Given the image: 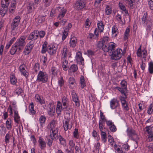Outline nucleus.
Masks as SVG:
<instances>
[{
    "label": "nucleus",
    "instance_id": "64",
    "mask_svg": "<svg viewBox=\"0 0 153 153\" xmlns=\"http://www.w3.org/2000/svg\"><path fill=\"white\" fill-rule=\"evenodd\" d=\"M114 147L117 153H125L122 150L121 148H117V145L115 144L114 145Z\"/></svg>",
    "mask_w": 153,
    "mask_h": 153
},
{
    "label": "nucleus",
    "instance_id": "19",
    "mask_svg": "<svg viewBox=\"0 0 153 153\" xmlns=\"http://www.w3.org/2000/svg\"><path fill=\"white\" fill-rule=\"evenodd\" d=\"M48 114L50 116H53L55 112V107L52 103H49L48 105Z\"/></svg>",
    "mask_w": 153,
    "mask_h": 153
},
{
    "label": "nucleus",
    "instance_id": "43",
    "mask_svg": "<svg viewBox=\"0 0 153 153\" xmlns=\"http://www.w3.org/2000/svg\"><path fill=\"white\" fill-rule=\"evenodd\" d=\"M78 70V67L76 65L73 64L71 65L69 69L70 72H75Z\"/></svg>",
    "mask_w": 153,
    "mask_h": 153
},
{
    "label": "nucleus",
    "instance_id": "60",
    "mask_svg": "<svg viewBox=\"0 0 153 153\" xmlns=\"http://www.w3.org/2000/svg\"><path fill=\"white\" fill-rule=\"evenodd\" d=\"M146 131L147 132L148 134L152 133V127L150 126H146L145 127Z\"/></svg>",
    "mask_w": 153,
    "mask_h": 153
},
{
    "label": "nucleus",
    "instance_id": "10",
    "mask_svg": "<svg viewBox=\"0 0 153 153\" xmlns=\"http://www.w3.org/2000/svg\"><path fill=\"white\" fill-rule=\"evenodd\" d=\"M86 5L85 1L84 0H77L75 2L74 7L77 10H80L85 7Z\"/></svg>",
    "mask_w": 153,
    "mask_h": 153
},
{
    "label": "nucleus",
    "instance_id": "57",
    "mask_svg": "<svg viewBox=\"0 0 153 153\" xmlns=\"http://www.w3.org/2000/svg\"><path fill=\"white\" fill-rule=\"evenodd\" d=\"M68 144L69 146V148L74 149V147L75 146V143L73 140H70L69 141Z\"/></svg>",
    "mask_w": 153,
    "mask_h": 153
},
{
    "label": "nucleus",
    "instance_id": "53",
    "mask_svg": "<svg viewBox=\"0 0 153 153\" xmlns=\"http://www.w3.org/2000/svg\"><path fill=\"white\" fill-rule=\"evenodd\" d=\"M20 20V18L19 16H16L13 20L12 23L19 24Z\"/></svg>",
    "mask_w": 153,
    "mask_h": 153
},
{
    "label": "nucleus",
    "instance_id": "14",
    "mask_svg": "<svg viewBox=\"0 0 153 153\" xmlns=\"http://www.w3.org/2000/svg\"><path fill=\"white\" fill-rule=\"evenodd\" d=\"M75 61L77 63L84 65V59L82 56V53L80 51L78 52L76 54Z\"/></svg>",
    "mask_w": 153,
    "mask_h": 153
},
{
    "label": "nucleus",
    "instance_id": "56",
    "mask_svg": "<svg viewBox=\"0 0 153 153\" xmlns=\"http://www.w3.org/2000/svg\"><path fill=\"white\" fill-rule=\"evenodd\" d=\"M107 43H104L103 44L102 46L98 47L99 48H102L103 50L104 51V52H107L109 51V48H108V47L106 45Z\"/></svg>",
    "mask_w": 153,
    "mask_h": 153
},
{
    "label": "nucleus",
    "instance_id": "36",
    "mask_svg": "<svg viewBox=\"0 0 153 153\" xmlns=\"http://www.w3.org/2000/svg\"><path fill=\"white\" fill-rule=\"evenodd\" d=\"M127 135L131 137L136 134L134 130L129 128L127 130Z\"/></svg>",
    "mask_w": 153,
    "mask_h": 153
},
{
    "label": "nucleus",
    "instance_id": "51",
    "mask_svg": "<svg viewBox=\"0 0 153 153\" xmlns=\"http://www.w3.org/2000/svg\"><path fill=\"white\" fill-rule=\"evenodd\" d=\"M105 12L106 15H109L111 14L112 10L111 7L109 6H107L105 10Z\"/></svg>",
    "mask_w": 153,
    "mask_h": 153
},
{
    "label": "nucleus",
    "instance_id": "15",
    "mask_svg": "<svg viewBox=\"0 0 153 153\" xmlns=\"http://www.w3.org/2000/svg\"><path fill=\"white\" fill-rule=\"evenodd\" d=\"M63 127L65 131L68 130H70L72 128L73 124L71 122H70L69 119H66L63 123Z\"/></svg>",
    "mask_w": 153,
    "mask_h": 153
},
{
    "label": "nucleus",
    "instance_id": "61",
    "mask_svg": "<svg viewBox=\"0 0 153 153\" xmlns=\"http://www.w3.org/2000/svg\"><path fill=\"white\" fill-rule=\"evenodd\" d=\"M128 4L131 9H133L134 7V3L135 2V0H128Z\"/></svg>",
    "mask_w": 153,
    "mask_h": 153
},
{
    "label": "nucleus",
    "instance_id": "9",
    "mask_svg": "<svg viewBox=\"0 0 153 153\" xmlns=\"http://www.w3.org/2000/svg\"><path fill=\"white\" fill-rule=\"evenodd\" d=\"M120 87H116L115 88L118 90L122 95H126V92L127 90V82L125 80H122L120 83Z\"/></svg>",
    "mask_w": 153,
    "mask_h": 153
},
{
    "label": "nucleus",
    "instance_id": "42",
    "mask_svg": "<svg viewBox=\"0 0 153 153\" xmlns=\"http://www.w3.org/2000/svg\"><path fill=\"white\" fill-rule=\"evenodd\" d=\"M100 118L99 119V122L106 123V121H108L106 120L105 116L103 114V112L101 110L100 111Z\"/></svg>",
    "mask_w": 153,
    "mask_h": 153
},
{
    "label": "nucleus",
    "instance_id": "46",
    "mask_svg": "<svg viewBox=\"0 0 153 153\" xmlns=\"http://www.w3.org/2000/svg\"><path fill=\"white\" fill-rule=\"evenodd\" d=\"M46 119V117L44 116H41L39 119V123L41 126H43V125L45 123Z\"/></svg>",
    "mask_w": 153,
    "mask_h": 153
},
{
    "label": "nucleus",
    "instance_id": "30",
    "mask_svg": "<svg viewBox=\"0 0 153 153\" xmlns=\"http://www.w3.org/2000/svg\"><path fill=\"white\" fill-rule=\"evenodd\" d=\"M29 111L32 115L36 113V111L34 109V104L32 102L30 103L29 104Z\"/></svg>",
    "mask_w": 153,
    "mask_h": 153
},
{
    "label": "nucleus",
    "instance_id": "11",
    "mask_svg": "<svg viewBox=\"0 0 153 153\" xmlns=\"http://www.w3.org/2000/svg\"><path fill=\"white\" fill-rule=\"evenodd\" d=\"M34 42L33 40L30 41L25 47L23 51L25 55H28L31 51L34 46Z\"/></svg>",
    "mask_w": 153,
    "mask_h": 153
},
{
    "label": "nucleus",
    "instance_id": "5",
    "mask_svg": "<svg viewBox=\"0 0 153 153\" xmlns=\"http://www.w3.org/2000/svg\"><path fill=\"white\" fill-rule=\"evenodd\" d=\"M56 121L54 120H52L50 123L49 127L51 128L50 133L53 134V138L56 139L58 137V128H56Z\"/></svg>",
    "mask_w": 153,
    "mask_h": 153
},
{
    "label": "nucleus",
    "instance_id": "28",
    "mask_svg": "<svg viewBox=\"0 0 153 153\" xmlns=\"http://www.w3.org/2000/svg\"><path fill=\"white\" fill-rule=\"evenodd\" d=\"M53 134H51L50 133V135L49 137H48L47 138V144L48 146L51 147L52 145V143L53 141L54 140L53 138Z\"/></svg>",
    "mask_w": 153,
    "mask_h": 153
},
{
    "label": "nucleus",
    "instance_id": "49",
    "mask_svg": "<svg viewBox=\"0 0 153 153\" xmlns=\"http://www.w3.org/2000/svg\"><path fill=\"white\" fill-rule=\"evenodd\" d=\"M62 110H63L65 112L66 114H68L69 115H70V112L69 110L71 109V106H65L62 107Z\"/></svg>",
    "mask_w": 153,
    "mask_h": 153
},
{
    "label": "nucleus",
    "instance_id": "59",
    "mask_svg": "<svg viewBox=\"0 0 153 153\" xmlns=\"http://www.w3.org/2000/svg\"><path fill=\"white\" fill-rule=\"evenodd\" d=\"M39 68L40 67L39 64L37 62L34 65L33 68V69L34 71L36 72L39 70Z\"/></svg>",
    "mask_w": 153,
    "mask_h": 153
},
{
    "label": "nucleus",
    "instance_id": "38",
    "mask_svg": "<svg viewBox=\"0 0 153 153\" xmlns=\"http://www.w3.org/2000/svg\"><path fill=\"white\" fill-rule=\"evenodd\" d=\"M12 120L10 118H8L6 122V125L8 130H10L12 128Z\"/></svg>",
    "mask_w": 153,
    "mask_h": 153
},
{
    "label": "nucleus",
    "instance_id": "52",
    "mask_svg": "<svg viewBox=\"0 0 153 153\" xmlns=\"http://www.w3.org/2000/svg\"><path fill=\"white\" fill-rule=\"evenodd\" d=\"M149 71L151 74L153 73V62H150L149 64Z\"/></svg>",
    "mask_w": 153,
    "mask_h": 153
},
{
    "label": "nucleus",
    "instance_id": "23",
    "mask_svg": "<svg viewBox=\"0 0 153 153\" xmlns=\"http://www.w3.org/2000/svg\"><path fill=\"white\" fill-rule=\"evenodd\" d=\"M25 65H21L19 67V69L22 74L26 78H28V73L25 69Z\"/></svg>",
    "mask_w": 153,
    "mask_h": 153
},
{
    "label": "nucleus",
    "instance_id": "27",
    "mask_svg": "<svg viewBox=\"0 0 153 153\" xmlns=\"http://www.w3.org/2000/svg\"><path fill=\"white\" fill-rule=\"evenodd\" d=\"M10 83L13 85L17 86L16 83L17 81V78L14 74L10 75Z\"/></svg>",
    "mask_w": 153,
    "mask_h": 153
},
{
    "label": "nucleus",
    "instance_id": "62",
    "mask_svg": "<svg viewBox=\"0 0 153 153\" xmlns=\"http://www.w3.org/2000/svg\"><path fill=\"white\" fill-rule=\"evenodd\" d=\"M118 5L120 9L123 11L126 9L125 6L122 2H119Z\"/></svg>",
    "mask_w": 153,
    "mask_h": 153
},
{
    "label": "nucleus",
    "instance_id": "44",
    "mask_svg": "<svg viewBox=\"0 0 153 153\" xmlns=\"http://www.w3.org/2000/svg\"><path fill=\"white\" fill-rule=\"evenodd\" d=\"M80 84L81 88L82 89L83 88L86 86L84 77L82 76H80Z\"/></svg>",
    "mask_w": 153,
    "mask_h": 153
},
{
    "label": "nucleus",
    "instance_id": "12",
    "mask_svg": "<svg viewBox=\"0 0 153 153\" xmlns=\"http://www.w3.org/2000/svg\"><path fill=\"white\" fill-rule=\"evenodd\" d=\"M26 38V36L25 35L21 36L17 40L16 42L15 43V45L22 49L26 45L25 40Z\"/></svg>",
    "mask_w": 153,
    "mask_h": 153
},
{
    "label": "nucleus",
    "instance_id": "7",
    "mask_svg": "<svg viewBox=\"0 0 153 153\" xmlns=\"http://www.w3.org/2000/svg\"><path fill=\"white\" fill-rule=\"evenodd\" d=\"M67 47V46H64L62 49L61 52V60L66 59L67 57L68 58L71 57V51L68 50Z\"/></svg>",
    "mask_w": 153,
    "mask_h": 153
},
{
    "label": "nucleus",
    "instance_id": "33",
    "mask_svg": "<svg viewBox=\"0 0 153 153\" xmlns=\"http://www.w3.org/2000/svg\"><path fill=\"white\" fill-rule=\"evenodd\" d=\"M58 139L59 142V144L60 145L64 146L66 145V140L65 138L63 137L61 135H59L58 136Z\"/></svg>",
    "mask_w": 153,
    "mask_h": 153
},
{
    "label": "nucleus",
    "instance_id": "18",
    "mask_svg": "<svg viewBox=\"0 0 153 153\" xmlns=\"http://www.w3.org/2000/svg\"><path fill=\"white\" fill-rule=\"evenodd\" d=\"M57 50V47L52 45H48L47 47V51L49 54L51 55L55 54Z\"/></svg>",
    "mask_w": 153,
    "mask_h": 153
},
{
    "label": "nucleus",
    "instance_id": "26",
    "mask_svg": "<svg viewBox=\"0 0 153 153\" xmlns=\"http://www.w3.org/2000/svg\"><path fill=\"white\" fill-rule=\"evenodd\" d=\"M77 43V39L76 37L71 38L69 42V46L71 48H74Z\"/></svg>",
    "mask_w": 153,
    "mask_h": 153
},
{
    "label": "nucleus",
    "instance_id": "22",
    "mask_svg": "<svg viewBox=\"0 0 153 153\" xmlns=\"http://www.w3.org/2000/svg\"><path fill=\"white\" fill-rule=\"evenodd\" d=\"M109 40V38L107 36H104L101 39L100 41H99L97 45L98 47H100L102 46L104 43H107Z\"/></svg>",
    "mask_w": 153,
    "mask_h": 153
},
{
    "label": "nucleus",
    "instance_id": "13",
    "mask_svg": "<svg viewBox=\"0 0 153 153\" xmlns=\"http://www.w3.org/2000/svg\"><path fill=\"white\" fill-rule=\"evenodd\" d=\"M123 96V97L120 96V98L122 107L123 110L128 111L129 109V108L128 106L127 102L125 100L127 97L126 95Z\"/></svg>",
    "mask_w": 153,
    "mask_h": 153
},
{
    "label": "nucleus",
    "instance_id": "55",
    "mask_svg": "<svg viewBox=\"0 0 153 153\" xmlns=\"http://www.w3.org/2000/svg\"><path fill=\"white\" fill-rule=\"evenodd\" d=\"M130 30V29L129 28H126L124 34V39H127L129 35Z\"/></svg>",
    "mask_w": 153,
    "mask_h": 153
},
{
    "label": "nucleus",
    "instance_id": "37",
    "mask_svg": "<svg viewBox=\"0 0 153 153\" xmlns=\"http://www.w3.org/2000/svg\"><path fill=\"white\" fill-rule=\"evenodd\" d=\"M62 62V67L63 70L67 71L68 68V61L66 59L61 60Z\"/></svg>",
    "mask_w": 153,
    "mask_h": 153
},
{
    "label": "nucleus",
    "instance_id": "47",
    "mask_svg": "<svg viewBox=\"0 0 153 153\" xmlns=\"http://www.w3.org/2000/svg\"><path fill=\"white\" fill-rule=\"evenodd\" d=\"M45 16H38L37 19L38 23L39 24L45 21Z\"/></svg>",
    "mask_w": 153,
    "mask_h": 153
},
{
    "label": "nucleus",
    "instance_id": "4",
    "mask_svg": "<svg viewBox=\"0 0 153 153\" xmlns=\"http://www.w3.org/2000/svg\"><path fill=\"white\" fill-rule=\"evenodd\" d=\"M11 0H2L1 1L0 13L1 15L3 17L7 12L8 6Z\"/></svg>",
    "mask_w": 153,
    "mask_h": 153
},
{
    "label": "nucleus",
    "instance_id": "48",
    "mask_svg": "<svg viewBox=\"0 0 153 153\" xmlns=\"http://www.w3.org/2000/svg\"><path fill=\"white\" fill-rule=\"evenodd\" d=\"M102 140L103 143H105L107 140L106 133L105 132H102L101 133Z\"/></svg>",
    "mask_w": 153,
    "mask_h": 153
},
{
    "label": "nucleus",
    "instance_id": "17",
    "mask_svg": "<svg viewBox=\"0 0 153 153\" xmlns=\"http://www.w3.org/2000/svg\"><path fill=\"white\" fill-rule=\"evenodd\" d=\"M38 30H35L30 33L28 36L27 39L29 40H35L38 38Z\"/></svg>",
    "mask_w": 153,
    "mask_h": 153
},
{
    "label": "nucleus",
    "instance_id": "6",
    "mask_svg": "<svg viewBox=\"0 0 153 153\" xmlns=\"http://www.w3.org/2000/svg\"><path fill=\"white\" fill-rule=\"evenodd\" d=\"M110 107L112 109H115L116 113H118L120 111V108L119 102L117 98H113L110 102Z\"/></svg>",
    "mask_w": 153,
    "mask_h": 153
},
{
    "label": "nucleus",
    "instance_id": "32",
    "mask_svg": "<svg viewBox=\"0 0 153 153\" xmlns=\"http://www.w3.org/2000/svg\"><path fill=\"white\" fill-rule=\"evenodd\" d=\"M97 26L98 30L100 32H103L104 29V26L103 24L102 21H98Z\"/></svg>",
    "mask_w": 153,
    "mask_h": 153
},
{
    "label": "nucleus",
    "instance_id": "25",
    "mask_svg": "<svg viewBox=\"0 0 153 153\" xmlns=\"http://www.w3.org/2000/svg\"><path fill=\"white\" fill-rule=\"evenodd\" d=\"M14 94L19 96L23 94L24 90L20 87H16L13 91Z\"/></svg>",
    "mask_w": 153,
    "mask_h": 153
},
{
    "label": "nucleus",
    "instance_id": "50",
    "mask_svg": "<svg viewBox=\"0 0 153 153\" xmlns=\"http://www.w3.org/2000/svg\"><path fill=\"white\" fill-rule=\"evenodd\" d=\"M117 46V45L113 42H110L108 44V48L109 51H111Z\"/></svg>",
    "mask_w": 153,
    "mask_h": 153
},
{
    "label": "nucleus",
    "instance_id": "39",
    "mask_svg": "<svg viewBox=\"0 0 153 153\" xmlns=\"http://www.w3.org/2000/svg\"><path fill=\"white\" fill-rule=\"evenodd\" d=\"M69 29L68 28H65L64 29V31L62 33V40L63 41L65 40L68 35Z\"/></svg>",
    "mask_w": 153,
    "mask_h": 153
},
{
    "label": "nucleus",
    "instance_id": "24",
    "mask_svg": "<svg viewBox=\"0 0 153 153\" xmlns=\"http://www.w3.org/2000/svg\"><path fill=\"white\" fill-rule=\"evenodd\" d=\"M38 142L39 143V145L41 149H44L46 147V143L45 141L44 140V139L41 137H39Z\"/></svg>",
    "mask_w": 153,
    "mask_h": 153
},
{
    "label": "nucleus",
    "instance_id": "2",
    "mask_svg": "<svg viewBox=\"0 0 153 153\" xmlns=\"http://www.w3.org/2000/svg\"><path fill=\"white\" fill-rule=\"evenodd\" d=\"M48 74L46 72L40 71L38 73L36 80L38 82L45 83L48 81Z\"/></svg>",
    "mask_w": 153,
    "mask_h": 153
},
{
    "label": "nucleus",
    "instance_id": "29",
    "mask_svg": "<svg viewBox=\"0 0 153 153\" xmlns=\"http://www.w3.org/2000/svg\"><path fill=\"white\" fill-rule=\"evenodd\" d=\"M13 111L14 114V121L16 123L18 124L20 121V117L19 116L18 111L17 110H15Z\"/></svg>",
    "mask_w": 153,
    "mask_h": 153
},
{
    "label": "nucleus",
    "instance_id": "40",
    "mask_svg": "<svg viewBox=\"0 0 153 153\" xmlns=\"http://www.w3.org/2000/svg\"><path fill=\"white\" fill-rule=\"evenodd\" d=\"M58 72V68L56 66H52L51 70V72L53 76H56L57 75Z\"/></svg>",
    "mask_w": 153,
    "mask_h": 153
},
{
    "label": "nucleus",
    "instance_id": "1",
    "mask_svg": "<svg viewBox=\"0 0 153 153\" xmlns=\"http://www.w3.org/2000/svg\"><path fill=\"white\" fill-rule=\"evenodd\" d=\"M61 102L58 101L57 102L56 112L58 116L61 114V112L62 111V106H68L69 105V100L65 96L62 97Z\"/></svg>",
    "mask_w": 153,
    "mask_h": 153
},
{
    "label": "nucleus",
    "instance_id": "63",
    "mask_svg": "<svg viewBox=\"0 0 153 153\" xmlns=\"http://www.w3.org/2000/svg\"><path fill=\"white\" fill-rule=\"evenodd\" d=\"M153 111V104H151L147 110V113L149 114H151Z\"/></svg>",
    "mask_w": 153,
    "mask_h": 153
},
{
    "label": "nucleus",
    "instance_id": "34",
    "mask_svg": "<svg viewBox=\"0 0 153 153\" xmlns=\"http://www.w3.org/2000/svg\"><path fill=\"white\" fill-rule=\"evenodd\" d=\"M19 24L11 23V28L12 32H18V30L17 29V27Z\"/></svg>",
    "mask_w": 153,
    "mask_h": 153
},
{
    "label": "nucleus",
    "instance_id": "41",
    "mask_svg": "<svg viewBox=\"0 0 153 153\" xmlns=\"http://www.w3.org/2000/svg\"><path fill=\"white\" fill-rule=\"evenodd\" d=\"M118 30L117 27L115 26H113L112 27V34L114 36L116 37L118 34Z\"/></svg>",
    "mask_w": 153,
    "mask_h": 153
},
{
    "label": "nucleus",
    "instance_id": "31",
    "mask_svg": "<svg viewBox=\"0 0 153 153\" xmlns=\"http://www.w3.org/2000/svg\"><path fill=\"white\" fill-rule=\"evenodd\" d=\"M66 10L65 9H63L61 10V11L57 17V19L59 20L63 19L66 13Z\"/></svg>",
    "mask_w": 153,
    "mask_h": 153
},
{
    "label": "nucleus",
    "instance_id": "16",
    "mask_svg": "<svg viewBox=\"0 0 153 153\" xmlns=\"http://www.w3.org/2000/svg\"><path fill=\"white\" fill-rule=\"evenodd\" d=\"M71 95L72 100L75 103L76 106L79 107L80 106V103L78 96L74 90L71 91Z\"/></svg>",
    "mask_w": 153,
    "mask_h": 153
},
{
    "label": "nucleus",
    "instance_id": "45",
    "mask_svg": "<svg viewBox=\"0 0 153 153\" xmlns=\"http://www.w3.org/2000/svg\"><path fill=\"white\" fill-rule=\"evenodd\" d=\"M68 82L69 83V87L70 88L72 89V85L75 86V80L74 78L70 77L68 80Z\"/></svg>",
    "mask_w": 153,
    "mask_h": 153
},
{
    "label": "nucleus",
    "instance_id": "8",
    "mask_svg": "<svg viewBox=\"0 0 153 153\" xmlns=\"http://www.w3.org/2000/svg\"><path fill=\"white\" fill-rule=\"evenodd\" d=\"M122 55V50L120 48L117 49L112 52L111 58L113 60H118L121 58Z\"/></svg>",
    "mask_w": 153,
    "mask_h": 153
},
{
    "label": "nucleus",
    "instance_id": "58",
    "mask_svg": "<svg viewBox=\"0 0 153 153\" xmlns=\"http://www.w3.org/2000/svg\"><path fill=\"white\" fill-rule=\"evenodd\" d=\"M51 0H43V2L45 7L49 6L51 3Z\"/></svg>",
    "mask_w": 153,
    "mask_h": 153
},
{
    "label": "nucleus",
    "instance_id": "54",
    "mask_svg": "<svg viewBox=\"0 0 153 153\" xmlns=\"http://www.w3.org/2000/svg\"><path fill=\"white\" fill-rule=\"evenodd\" d=\"M73 135L74 137L75 138L77 139L79 138V134L78 133V129L77 128H75L74 131L73 133Z\"/></svg>",
    "mask_w": 153,
    "mask_h": 153
},
{
    "label": "nucleus",
    "instance_id": "3",
    "mask_svg": "<svg viewBox=\"0 0 153 153\" xmlns=\"http://www.w3.org/2000/svg\"><path fill=\"white\" fill-rule=\"evenodd\" d=\"M141 22L143 24L146 25L149 29H150L152 26V21L149 17L148 16L146 12L143 13L141 18Z\"/></svg>",
    "mask_w": 153,
    "mask_h": 153
},
{
    "label": "nucleus",
    "instance_id": "21",
    "mask_svg": "<svg viewBox=\"0 0 153 153\" xmlns=\"http://www.w3.org/2000/svg\"><path fill=\"white\" fill-rule=\"evenodd\" d=\"M107 125L108 126L109 128L112 132H115L117 130L116 126L114 124V123L111 120L106 121Z\"/></svg>",
    "mask_w": 153,
    "mask_h": 153
},
{
    "label": "nucleus",
    "instance_id": "35",
    "mask_svg": "<svg viewBox=\"0 0 153 153\" xmlns=\"http://www.w3.org/2000/svg\"><path fill=\"white\" fill-rule=\"evenodd\" d=\"M35 97L36 102L39 103L41 105H42L45 103V101L42 98L39 96V94L36 95Z\"/></svg>",
    "mask_w": 153,
    "mask_h": 153
},
{
    "label": "nucleus",
    "instance_id": "20",
    "mask_svg": "<svg viewBox=\"0 0 153 153\" xmlns=\"http://www.w3.org/2000/svg\"><path fill=\"white\" fill-rule=\"evenodd\" d=\"M37 5L32 2H30L27 7V10L28 13H32L37 7Z\"/></svg>",
    "mask_w": 153,
    "mask_h": 153
}]
</instances>
